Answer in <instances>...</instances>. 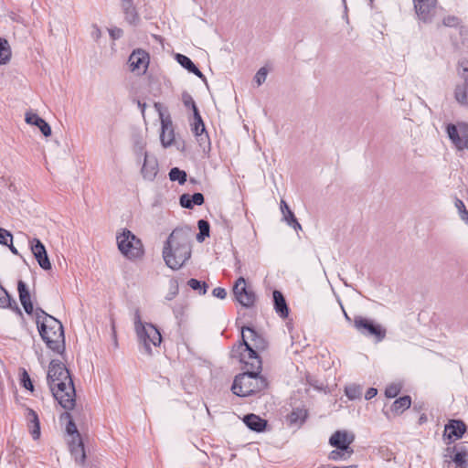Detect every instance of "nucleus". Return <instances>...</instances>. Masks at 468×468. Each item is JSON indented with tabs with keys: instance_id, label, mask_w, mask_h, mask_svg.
Masks as SVG:
<instances>
[{
	"instance_id": "423d86ee",
	"label": "nucleus",
	"mask_w": 468,
	"mask_h": 468,
	"mask_svg": "<svg viewBox=\"0 0 468 468\" xmlns=\"http://www.w3.org/2000/svg\"><path fill=\"white\" fill-rule=\"evenodd\" d=\"M134 331L136 333L140 347L147 355H152L153 347L160 346L162 335L158 328L151 323H144L141 320L139 310H136L133 317Z\"/></svg>"
},
{
	"instance_id": "f257e3e1",
	"label": "nucleus",
	"mask_w": 468,
	"mask_h": 468,
	"mask_svg": "<svg viewBox=\"0 0 468 468\" xmlns=\"http://www.w3.org/2000/svg\"><path fill=\"white\" fill-rule=\"evenodd\" d=\"M192 230L185 226L175 229L163 247V259L167 267L179 270L191 257Z\"/></svg>"
},
{
	"instance_id": "f704fd0d",
	"label": "nucleus",
	"mask_w": 468,
	"mask_h": 468,
	"mask_svg": "<svg viewBox=\"0 0 468 468\" xmlns=\"http://www.w3.org/2000/svg\"><path fill=\"white\" fill-rule=\"evenodd\" d=\"M169 179L171 181H177L180 185H183L186 181V173L180 170L178 167H174L169 172Z\"/></svg>"
},
{
	"instance_id": "6e6552de",
	"label": "nucleus",
	"mask_w": 468,
	"mask_h": 468,
	"mask_svg": "<svg viewBox=\"0 0 468 468\" xmlns=\"http://www.w3.org/2000/svg\"><path fill=\"white\" fill-rule=\"evenodd\" d=\"M354 326L363 335L372 336L377 342H381L386 337V329L373 320L363 316H356Z\"/></svg>"
},
{
	"instance_id": "ddd939ff",
	"label": "nucleus",
	"mask_w": 468,
	"mask_h": 468,
	"mask_svg": "<svg viewBox=\"0 0 468 468\" xmlns=\"http://www.w3.org/2000/svg\"><path fill=\"white\" fill-rule=\"evenodd\" d=\"M31 251L36 258L37 263L43 270H50L51 263L49 261L46 248L38 239H33L30 241Z\"/></svg>"
},
{
	"instance_id": "f3484780",
	"label": "nucleus",
	"mask_w": 468,
	"mask_h": 468,
	"mask_svg": "<svg viewBox=\"0 0 468 468\" xmlns=\"http://www.w3.org/2000/svg\"><path fill=\"white\" fill-rule=\"evenodd\" d=\"M25 418L32 438L34 440H38L41 434L38 415L34 410L27 408Z\"/></svg>"
},
{
	"instance_id": "7ed1b4c3",
	"label": "nucleus",
	"mask_w": 468,
	"mask_h": 468,
	"mask_svg": "<svg viewBox=\"0 0 468 468\" xmlns=\"http://www.w3.org/2000/svg\"><path fill=\"white\" fill-rule=\"evenodd\" d=\"M37 329L42 340L52 351L61 354L65 350V337L62 324L48 314L41 308L35 311Z\"/></svg>"
},
{
	"instance_id": "4c0bfd02",
	"label": "nucleus",
	"mask_w": 468,
	"mask_h": 468,
	"mask_svg": "<svg viewBox=\"0 0 468 468\" xmlns=\"http://www.w3.org/2000/svg\"><path fill=\"white\" fill-rule=\"evenodd\" d=\"M346 395L350 399H356L361 397L362 395V388L360 386L356 385H350L346 388L345 389Z\"/></svg>"
},
{
	"instance_id": "20e7f679",
	"label": "nucleus",
	"mask_w": 468,
	"mask_h": 468,
	"mask_svg": "<svg viewBox=\"0 0 468 468\" xmlns=\"http://www.w3.org/2000/svg\"><path fill=\"white\" fill-rule=\"evenodd\" d=\"M241 336L242 343L239 346V348L242 350L240 352V361L254 369H261L262 363L257 351L265 349L267 346L265 339L249 326L242 328Z\"/></svg>"
},
{
	"instance_id": "2f4dec72",
	"label": "nucleus",
	"mask_w": 468,
	"mask_h": 468,
	"mask_svg": "<svg viewBox=\"0 0 468 468\" xmlns=\"http://www.w3.org/2000/svg\"><path fill=\"white\" fill-rule=\"evenodd\" d=\"M197 227L199 232L197 234V239L199 242H202L205 238L209 237L210 226L207 220L200 219L197 222Z\"/></svg>"
},
{
	"instance_id": "6ab92c4d",
	"label": "nucleus",
	"mask_w": 468,
	"mask_h": 468,
	"mask_svg": "<svg viewBox=\"0 0 468 468\" xmlns=\"http://www.w3.org/2000/svg\"><path fill=\"white\" fill-rule=\"evenodd\" d=\"M69 451L75 461L82 464L85 461L86 454L84 451V445L80 438V434L78 437H70L69 441Z\"/></svg>"
},
{
	"instance_id": "5701e85b",
	"label": "nucleus",
	"mask_w": 468,
	"mask_h": 468,
	"mask_svg": "<svg viewBox=\"0 0 468 468\" xmlns=\"http://www.w3.org/2000/svg\"><path fill=\"white\" fill-rule=\"evenodd\" d=\"M272 295L275 312L279 314L280 317L286 318L289 314V308L284 296L278 290L273 291Z\"/></svg>"
},
{
	"instance_id": "864d4df0",
	"label": "nucleus",
	"mask_w": 468,
	"mask_h": 468,
	"mask_svg": "<svg viewBox=\"0 0 468 468\" xmlns=\"http://www.w3.org/2000/svg\"><path fill=\"white\" fill-rule=\"evenodd\" d=\"M378 394V390L375 388H369L366 394H365V399H371L372 398H374L376 395Z\"/></svg>"
},
{
	"instance_id": "58836bf2",
	"label": "nucleus",
	"mask_w": 468,
	"mask_h": 468,
	"mask_svg": "<svg viewBox=\"0 0 468 468\" xmlns=\"http://www.w3.org/2000/svg\"><path fill=\"white\" fill-rule=\"evenodd\" d=\"M178 292H179L178 282L176 279H172L169 282V292L165 297L166 300L170 301V300L174 299L178 294Z\"/></svg>"
},
{
	"instance_id": "09e8293b",
	"label": "nucleus",
	"mask_w": 468,
	"mask_h": 468,
	"mask_svg": "<svg viewBox=\"0 0 468 468\" xmlns=\"http://www.w3.org/2000/svg\"><path fill=\"white\" fill-rule=\"evenodd\" d=\"M144 147H145V144L143 143V142H137L135 144H134V153L139 155V156H144V154H147V152H145L144 150Z\"/></svg>"
},
{
	"instance_id": "b1692460",
	"label": "nucleus",
	"mask_w": 468,
	"mask_h": 468,
	"mask_svg": "<svg viewBox=\"0 0 468 468\" xmlns=\"http://www.w3.org/2000/svg\"><path fill=\"white\" fill-rule=\"evenodd\" d=\"M176 59L183 68L187 69L189 72L195 74L202 80H206L204 74L197 69V67L193 63V61L188 57L182 54H176Z\"/></svg>"
},
{
	"instance_id": "c9c22d12",
	"label": "nucleus",
	"mask_w": 468,
	"mask_h": 468,
	"mask_svg": "<svg viewBox=\"0 0 468 468\" xmlns=\"http://www.w3.org/2000/svg\"><path fill=\"white\" fill-rule=\"evenodd\" d=\"M187 285L194 291H198V293L201 295L206 294L207 290V285L205 282H200L197 279H190L187 282Z\"/></svg>"
},
{
	"instance_id": "c03bdc74",
	"label": "nucleus",
	"mask_w": 468,
	"mask_h": 468,
	"mask_svg": "<svg viewBox=\"0 0 468 468\" xmlns=\"http://www.w3.org/2000/svg\"><path fill=\"white\" fill-rule=\"evenodd\" d=\"M13 240L12 234L5 229L0 228V244L4 246H7Z\"/></svg>"
},
{
	"instance_id": "dca6fc26",
	"label": "nucleus",
	"mask_w": 468,
	"mask_h": 468,
	"mask_svg": "<svg viewBox=\"0 0 468 468\" xmlns=\"http://www.w3.org/2000/svg\"><path fill=\"white\" fill-rule=\"evenodd\" d=\"M158 172V163L154 156H150L144 154V164L141 169L143 177L145 180L153 181Z\"/></svg>"
},
{
	"instance_id": "aec40b11",
	"label": "nucleus",
	"mask_w": 468,
	"mask_h": 468,
	"mask_svg": "<svg viewBox=\"0 0 468 468\" xmlns=\"http://www.w3.org/2000/svg\"><path fill=\"white\" fill-rule=\"evenodd\" d=\"M17 290L19 294V300L24 307L25 312L27 314H32L34 312V308L31 302L30 293L26 283L23 281L18 282Z\"/></svg>"
},
{
	"instance_id": "c85d7f7f",
	"label": "nucleus",
	"mask_w": 468,
	"mask_h": 468,
	"mask_svg": "<svg viewBox=\"0 0 468 468\" xmlns=\"http://www.w3.org/2000/svg\"><path fill=\"white\" fill-rule=\"evenodd\" d=\"M454 98L460 105L468 107V85L465 82L456 86Z\"/></svg>"
},
{
	"instance_id": "0eeeda50",
	"label": "nucleus",
	"mask_w": 468,
	"mask_h": 468,
	"mask_svg": "<svg viewBox=\"0 0 468 468\" xmlns=\"http://www.w3.org/2000/svg\"><path fill=\"white\" fill-rule=\"evenodd\" d=\"M116 241L118 250L125 258L136 260L143 257L144 253L143 243L131 230L123 229L117 234Z\"/></svg>"
},
{
	"instance_id": "e433bc0d",
	"label": "nucleus",
	"mask_w": 468,
	"mask_h": 468,
	"mask_svg": "<svg viewBox=\"0 0 468 468\" xmlns=\"http://www.w3.org/2000/svg\"><path fill=\"white\" fill-rule=\"evenodd\" d=\"M306 417H307V412L305 410L296 409L295 410H293L291 413V415L289 416V420H290L291 423H297V422L302 423L304 421Z\"/></svg>"
},
{
	"instance_id": "f03ea898",
	"label": "nucleus",
	"mask_w": 468,
	"mask_h": 468,
	"mask_svg": "<svg viewBox=\"0 0 468 468\" xmlns=\"http://www.w3.org/2000/svg\"><path fill=\"white\" fill-rule=\"evenodd\" d=\"M47 380L58 404L66 410H72L75 406L76 391L66 367L58 360H52L48 367Z\"/></svg>"
},
{
	"instance_id": "39448f33",
	"label": "nucleus",
	"mask_w": 468,
	"mask_h": 468,
	"mask_svg": "<svg viewBox=\"0 0 468 468\" xmlns=\"http://www.w3.org/2000/svg\"><path fill=\"white\" fill-rule=\"evenodd\" d=\"M246 367V372L236 376L231 387L232 392L239 397L261 392L268 386L266 378L260 375L261 369H254L250 366Z\"/></svg>"
},
{
	"instance_id": "1a4fd4ad",
	"label": "nucleus",
	"mask_w": 468,
	"mask_h": 468,
	"mask_svg": "<svg viewBox=\"0 0 468 468\" xmlns=\"http://www.w3.org/2000/svg\"><path fill=\"white\" fill-rule=\"evenodd\" d=\"M233 295L235 300L245 308H250L256 301V294L249 286L243 277H239L234 283Z\"/></svg>"
},
{
	"instance_id": "4468645a",
	"label": "nucleus",
	"mask_w": 468,
	"mask_h": 468,
	"mask_svg": "<svg viewBox=\"0 0 468 468\" xmlns=\"http://www.w3.org/2000/svg\"><path fill=\"white\" fill-rule=\"evenodd\" d=\"M413 4L419 18L428 22L434 15L437 0H413Z\"/></svg>"
},
{
	"instance_id": "79ce46f5",
	"label": "nucleus",
	"mask_w": 468,
	"mask_h": 468,
	"mask_svg": "<svg viewBox=\"0 0 468 468\" xmlns=\"http://www.w3.org/2000/svg\"><path fill=\"white\" fill-rule=\"evenodd\" d=\"M455 207L459 212L460 218L464 221L468 222V211L463 204V202L460 199L455 200Z\"/></svg>"
},
{
	"instance_id": "412c9836",
	"label": "nucleus",
	"mask_w": 468,
	"mask_h": 468,
	"mask_svg": "<svg viewBox=\"0 0 468 468\" xmlns=\"http://www.w3.org/2000/svg\"><path fill=\"white\" fill-rule=\"evenodd\" d=\"M26 122L28 124H32L38 127L44 136L48 137L51 134V128L49 124L37 114L27 112L26 114Z\"/></svg>"
},
{
	"instance_id": "7c9ffc66",
	"label": "nucleus",
	"mask_w": 468,
	"mask_h": 468,
	"mask_svg": "<svg viewBox=\"0 0 468 468\" xmlns=\"http://www.w3.org/2000/svg\"><path fill=\"white\" fill-rule=\"evenodd\" d=\"M411 405V399L410 396H404L397 399L392 406L391 410L396 414H400L404 410H408Z\"/></svg>"
},
{
	"instance_id": "37998d69",
	"label": "nucleus",
	"mask_w": 468,
	"mask_h": 468,
	"mask_svg": "<svg viewBox=\"0 0 468 468\" xmlns=\"http://www.w3.org/2000/svg\"><path fill=\"white\" fill-rule=\"evenodd\" d=\"M281 209H282V213L283 215V219L287 223H289L290 220H292V218H295L293 212L290 209L287 203L283 200H282V202H281Z\"/></svg>"
},
{
	"instance_id": "2eb2a0df",
	"label": "nucleus",
	"mask_w": 468,
	"mask_h": 468,
	"mask_svg": "<svg viewBox=\"0 0 468 468\" xmlns=\"http://www.w3.org/2000/svg\"><path fill=\"white\" fill-rule=\"evenodd\" d=\"M355 441V435L346 431H337L329 439L331 446L341 450H353L350 445Z\"/></svg>"
},
{
	"instance_id": "9b49d317",
	"label": "nucleus",
	"mask_w": 468,
	"mask_h": 468,
	"mask_svg": "<svg viewBox=\"0 0 468 468\" xmlns=\"http://www.w3.org/2000/svg\"><path fill=\"white\" fill-rule=\"evenodd\" d=\"M149 55L143 49H137L133 51L129 57V67L130 69L138 74H143L146 71L149 65Z\"/></svg>"
},
{
	"instance_id": "8fccbe9b",
	"label": "nucleus",
	"mask_w": 468,
	"mask_h": 468,
	"mask_svg": "<svg viewBox=\"0 0 468 468\" xmlns=\"http://www.w3.org/2000/svg\"><path fill=\"white\" fill-rule=\"evenodd\" d=\"M212 294L214 297H217L218 299H225L227 297V292L224 288L217 287L212 291Z\"/></svg>"
},
{
	"instance_id": "ea45409f",
	"label": "nucleus",
	"mask_w": 468,
	"mask_h": 468,
	"mask_svg": "<svg viewBox=\"0 0 468 468\" xmlns=\"http://www.w3.org/2000/svg\"><path fill=\"white\" fill-rule=\"evenodd\" d=\"M268 69L265 67H261L254 76V81L258 86L263 84L267 79Z\"/></svg>"
},
{
	"instance_id": "de8ad7c7",
	"label": "nucleus",
	"mask_w": 468,
	"mask_h": 468,
	"mask_svg": "<svg viewBox=\"0 0 468 468\" xmlns=\"http://www.w3.org/2000/svg\"><path fill=\"white\" fill-rule=\"evenodd\" d=\"M21 381L25 388L33 391V384L27 371L23 372Z\"/></svg>"
},
{
	"instance_id": "052dcab7",
	"label": "nucleus",
	"mask_w": 468,
	"mask_h": 468,
	"mask_svg": "<svg viewBox=\"0 0 468 468\" xmlns=\"http://www.w3.org/2000/svg\"><path fill=\"white\" fill-rule=\"evenodd\" d=\"M332 468H357L356 465H347V466H334Z\"/></svg>"
},
{
	"instance_id": "473e14b6",
	"label": "nucleus",
	"mask_w": 468,
	"mask_h": 468,
	"mask_svg": "<svg viewBox=\"0 0 468 468\" xmlns=\"http://www.w3.org/2000/svg\"><path fill=\"white\" fill-rule=\"evenodd\" d=\"M354 453L353 450H341L336 449L333 450L329 453V459L333 461H339V460H347L350 458V456Z\"/></svg>"
},
{
	"instance_id": "e2e57ef3",
	"label": "nucleus",
	"mask_w": 468,
	"mask_h": 468,
	"mask_svg": "<svg viewBox=\"0 0 468 468\" xmlns=\"http://www.w3.org/2000/svg\"><path fill=\"white\" fill-rule=\"evenodd\" d=\"M368 2H369L370 6L373 7L374 0H368Z\"/></svg>"
},
{
	"instance_id": "c756f323",
	"label": "nucleus",
	"mask_w": 468,
	"mask_h": 468,
	"mask_svg": "<svg viewBox=\"0 0 468 468\" xmlns=\"http://www.w3.org/2000/svg\"><path fill=\"white\" fill-rule=\"evenodd\" d=\"M12 56L11 47L8 41L0 37V65L7 64Z\"/></svg>"
},
{
	"instance_id": "a878e982",
	"label": "nucleus",
	"mask_w": 468,
	"mask_h": 468,
	"mask_svg": "<svg viewBox=\"0 0 468 468\" xmlns=\"http://www.w3.org/2000/svg\"><path fill=\"white\" fill-rule=\"evenodd\" d=\"M204 203V196L201 193L194 195L183 194L180 197V205L186 208H192L194 205L200 206Z\"/></svg>"
},
{
	"instance_id": "5fc2aeb1",
	"label": "nucleus",
	"mask_w": 468,
	"mask_h": 468,
	"mask_svg": "<svg viewBox=\"0 0 468 468\" xmlns=\"http://www.w3.org/2000/svg\"><path fill=\"white\" fill-rule=\"evenodd\" d=\"M289 226L293 228L295 230L302 229L301 224L297 221L296 218H292V220L287 223Z\"/></svg>"
},
{
	"instance_id": "4d7b16f0",
	"label": "nucleus",
	"mask_w": 468,
	"mask_h": 468,
	"mask_svg": "<svg viewBox=\"0 0 468 468\" xmlns=\"http://www.w3.org/2000/svg\"><path fill=\"white\" fill-rule=\"evenodd\" d=\"M462 78L463 79V81L468 85V65L463 68Z\"/></svg>"
},
{
	"instance_id": "4be33fe9",
	"label": "nucleus",
	"mask_w": 468,
	"mask_h": 468,
	"mask_svg": "<svg viewBox=\"0 0 468 468\" xmlns=\"http://www.w3.org/2000/svg\"><path fill=\"white\" fill-rule=\"evenodd\" d=\"M122 8L128 23L135 25L139 22L140 17L133 5V0H122Z\"/></svg>"
},
{
	"instance_id": "a211bd4d",
	"label": "nucleus",
	"mask_w": 468,
	"mask_h": 468,
	"mask_svg": "<svg viewBox=\"0 0 468 468\" xmlns=\"http://www.w3.org/2000/svg\"><path fill=\"white\" fill-rule=\"evenodd\" d=\"M466 431V426L462 420H450L444 428V436L449 440H458L462 438Z\"/></svg>"
},
{
	"instance_id": "f8f14e48",
	"label": "nucleus",
	"mask_w": 468,
	"mask_h": 468,
	"mask_svg": "<svg viewBox=\"0 0 468 468\" xmlns=\"http://www.w3.org/2000/svg\"><path fill=\"white\" fill-rule=\"evenodd\" d=\"M159 117L161 121L160 141L162 145L165 148H167L171 146L175 141V132L172 120L169 115H165L161 111H159Z\"/></svg>"
},
{
	"instance_id": "393cba45",
	"label": "nucleus",
	"mask_w": 468,
	"mask_h": 468,
	"mask_svg": "<svg viewBox=\"0 0 468 468\" xmlns=\"http://www.w3.org/2000/svg\"><path fill=\"white\" fill-rule=\"evenodd\" d=\"M244 423L248 426L251 431L261 432L264 431L266 427V420L260 418L255 414L246 415L243 419Z\"/></svg>"
},
{
	"instance_id": "72a5a7b5",
	"label": "nucleus",
	"mask_w": 468,
	"mask_h": 468,
	"mask_svg": "<svg viewBox=\"0 0 468 468\" xmlns=\"http://www.w3.org/2000/svg\"><path fill=\"white\" fill-rule=\"evenodd\" d=\"M61 419H65L68 420V424L66 426V431L70 437H78L80 432L78 431L77 426L71 419V415L69 412H65L61 415Z\"/></svg>"
},
{
	"instance_id": "6e6d98bb",
	"label": "nucleus",
	"mask_w": 468,
	"mask_h": 468,
	"mask_svg": "<svg viewBox=\"0 0 468 468\" xmlns=\"http://www.w3.org/2000/svg\"><path fill=\"white\" fill-rule=\"evenodd\" d=\"M444 468H459V466H457V464H455L452 460L445 459V461H444Z\"/></svg>"
},
{
	"instance_id": "bf43d9fd",
	"label": "nucleus",
	"mask_w": 468,
	"mask_h": 468,
	"mask_svg": "<svg viewBox=\"0 0 468 468\" xmlns=\"http://www.w3.org/2000/svg\"><path fill=\"white\" fill-rule=\"evenodd\" d=\"M456 18L455 17H449L447 19L444 20V24L446 26H450L452 24V22L455 21Z\"/></svg>"
},
{
	"instance_id": "bb28decb",
	"label": "nucleus",
	"mask_w": 468,
	"mask_h": 468,
	"mask_svg": "<svg viewBox=\"0 0 468 468\" xmlns=\"http://www.w3.org/2000/svg\"><path fill=\"white\" fill-rule=\"evenodd\" d=\"M191 131L197 137H200L201 141L203 140V135H205V137H207L205 124L198 111H196V112L193 113V122L191 123Z\"/></svg>"
},
{
	"instance_id": "3c124183",
	"label": "nucleus",
	"mask_w": 468,
	"mask_h": 468,
	"mask_svg": "<svg viewBox=\"0 0 468 468\" xmlns=\"http://www.w3.org/2000/svg\"><path fill=\"white\" fill-rule=\"evenodd\" d=\"M110 36L112 39H118L122 36V30L118 27L109 29Z\"/></svg>"
},
{
	"instance_id": "a18cd8bd",
	"label": "nucleus",
	"mask_w": 468,
	"mask_h": 468,
	"mask_svg": "<svg viewBox=\"0 0 468 468\" xmlns=\"http://www.w3.org/2000/svg\"><path fill=\"white\" fill-rule=\"evenodd\" d=\"M400 391V386L398 384H391L386 388L385 395L387 398H395Z\"/></svg>"
},
{
	"instance_id": "a19ab883",
	"label": "nucleus",
	"mask_w": 468,
	"mask_h": 468,
	"mask_svg": "<svg viewBox=\"0 0 468 468\" xmlns=\"http://www.w3.org/2000/svg\"><path fill=\"white\" fill-rule=\"evenodd\" d=\"M182 101L186 107H191L193 110V113L196 112V111H198L192 96L187 92L184 91L182 93Z\"/></svg>"
},
{
	"instance_id": "680f3d73",
	"label": "nucleus",
	"mask_w": 468,
	"mask_h": 468,
	"mask_svg": "<svg viewBox=\"0 0 468 468\" xmlns=\"http://www.w3.org/2000/svg\"><path fill=\"white\" fill-rule=\"evenodd\" d=\"M342 309H344V308L342 307ZM343 312H344L345 318H346L347 321H350V317H349V316H348V314L346 313V311H345V310H343Z\"/></svg>"
},
{
	"instance_id": "603ef678",
	"label": "nucleus",
	"mask_w": 468,
	"mask_h": 468,
	"mask_svg": "<svg viewBox=\"0 0 468 468\" xmlns=\"http://www.w3.org/2000/svg\"><path fill=\"white\" fill-rule=\"evenodd\" d=\"M90 35H91V37L94 39V40H98L101 36V29L98 27V26L96 25H93L91 27V32H90Z\"/></svg>"
},
{
	"instance_id": "9d476101",
	"label": "nucleus",
	"mask_w": 468,
	"mask_h": 468,
	"mask_svg": "<svg viewBox=\"0 0 468 468\" xmlns=\"http://www.w3.org/2000/svg\"><path fill=\"white\" fill-rule=\"evenodd\" d=\"M447 133L458 150L468 149V123L449 124Z\"/></svg>"
},
{
	"instance_id": "49530a36",
	"label": "nucleus",
	"mask_w": 468,
	"mask_h": 468,
	"mask_svg": "<svg viewBox=\"0 0 468 468\" xmlns=\"http://www.w3.org/2000/svg\"><path fill=\"white\" fill-rule=\"evenodd\" d=\"M6 16L13 22L20 24L24 23V18L16 11L10 10L7 12Z\"/></svg>"
},
{
	"instance_id": "cd10ccee",
	"label": "nucleus",
	"mask_w": 468,
	"mask_h": 468,
	"mask_svg": "<svg viewBox=\"0 0 468 468\" xmlns=\"http://www.w3.org/2000/svg\"><path fill=\"white\" fill-rule=\"evenodd\" d=\"M453 451L455 452L452 456H450V459L454 462L459 468H467L468 466V451L464 449H457L456 447L453 448Z\"/></svg>"
},
{
	"instance_id": "13d9d810",
	"label": "nucleus",
	"mask_w": 468,
	"mask_h": 468,
	"mask_svg": "<svg viewBox=\"0 0 468 468\" xmlns=\"http://www.w3.org/2000/svg\"><path fill=\"white\" fill-rule=\"evenodd\" d=\"M7 247L9 248V250H11V252L15 255H18V250L13 246V243L10 242Z\"/></svg>"
}]
</instances>
